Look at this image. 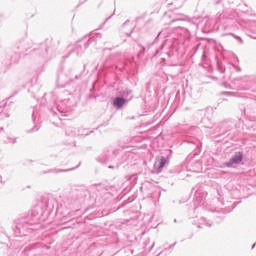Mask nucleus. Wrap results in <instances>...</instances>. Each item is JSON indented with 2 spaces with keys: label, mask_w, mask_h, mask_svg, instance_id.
Returning <instances> with one entry per match:
<instances>
[{
  "label": "nucleus",
  "mask_w": 256,
  "mask_h": 256,
  "mask_svg": "<svg viewBox=\"0 0 256 256\" xmlns=\"http://www.w3.org/2000/svg\"><path fill=\"white\" fill-rule=\"evenodd\" d=\"M243 161V154L241 152H237L232 159L226 163V167H233V165H237Z\"/></svg>",
  "instance_id": "f257e3e1"
},
{
  "label": "nucleus",
  "mask_w": 256,
  "mask_h": 256,
  "mask_svg": "<svg viewBox=\"0 0 256 256\" xmlns=\"http://www.w3.org/2000/svg\"><path fill=\"white\" fill-rule=\"evenodd\" d=\"M165 163H166L165 158H161V160H160V168L161 169H163V167H165Z\"/></svg>",
  "instance_id": "7ed1b4c3"
},
{
  "label": "nucleus",
  "mask_w": 256,
  "mask_h": 256,
  "mask_svg": "<svg viewBox=\"0 0 256 256\" xmlns=\"http://www.w3.org/2000/svg\"><path fill=\"white\" fill-rule=\"evenodd\" d=\"M113 105L114 107H117V109H121V107L125 105V99L117 97L114 99Z\"/></svg>",
  "instance_id": "f03ea898"
}]
</instances>
